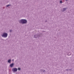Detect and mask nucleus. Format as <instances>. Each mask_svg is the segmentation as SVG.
Wrapping results in <instances>:
<instances>
[{"instance_id":"nucleus-1","label":"nucleus","mask_w":74,"mask_h":74,"mask_svg":"<svg viewBox=\"0 0 74 74\" xmlns=\"http://www.w3.org/2000/svg\"><path fill=\"white\" fill-rule=\"evenodd\" d=\"M18 22L21 24H26L27 23V21L26 19H21L18 21Z\"/></svg>"},{"instance_id":"nucleus-2","label":"nucleus","mask_w":74,"mask_h":74,"mask_svg":"<svg viewBox=\"0 0 74 74\" xmlns=\"http://www.w3.org/2000/svg\"><path fill=\"white\" fill-rule=\"evenodd\" d=\"M8 36V34L7 33H4L2 35V37H4V38H6Z\"/></svg>"},{"instance_id":"nucleus-3","label":"nucleus","mask_w":74,"mask_h":74,"mask_svg":"<svg viewBox=\"0 0 74 74\" xmlns=\"http://www.w3.org/2000/svg\"><path fill=\"white\" fill-rule=\"evenodd\" d=\"M34 37L35 38H37L38 37H40V35L39 34H38L35 35Z\"/></svg>"},{"instance_id":"nucleus-4","label":"nucleus","mask_w":74,"mask_h":74,"mask_svg":"<svg viewBox=\"0 0 74 74\" xmlns=\"http://www.w3.org/2000/svg\"><path fill=\"white\" fill-rule=\"evenodd\" d=\"M12 71L13 72H16L18 71V69L16 68H13L12 69Z\"/></svg>"},{"instance_id":"nucleus-5","label":"nucleus","mask_w":74,"mask_h":74,"mask_svg":"<svg viewBox=\"0 0 74 74\" xmlns=\"http://www.w3.org/2000/svg\"><path fill=\"white\" fill-rule=\"evenodd\" d=\"M14 63H13L11 64L10 66V67H12L14 66Z\"/></svg>"},{"instance_id":"nucleus-6","label":"nucleus","mask_w":74,"mask_h":74,"mask_svg":"<svg viewBox=\"0 0 74 74\" xmlns=\"http://www.w3.org/2000/svg\"><path fill=\"white\" fill-rule=\"evenodd\" d=\"M67 9V8H63V10H62V11H65V10H66V9Z\"/></svg>"},{"instance_id":"nucleus-7","label":"nucleus","mask_w":74,"mask_h":74,"mask_svg":"<svg viewBox=\"0 0 74 74\" xmlns=\"http://www.w3.org/2000/svg\"><path fill=\"white\" fill-rule=\"evenodd\" d=\"M11 60L9 59L8 60V62L9 63H11Z\"/></svg>"},{"instance_id":"nucleus-8","label":"nucleus","mask_w":74,"mask_h":74,"mask_svg":"<svg viewBox=\"0 0 74 74\" xmlns=\"http://www.w3.org/2000/svg\"><path fill=\"white\" fill-rule=\"evenodd\" d=\"M71 55V53L70 52H69V53L68 54V56H70Z\"/></svg>"},{"instance_id":"nucleus-9","label":"nucleus","mask_w":74,"mask_h":74,"mask_svg":"<svg viewBox=\"0 0 74 74\" xmlns=\"http://www.w3.org/2000/svg\"><path fill=\"white\" fill-rule=\"evenodd\" d=\"M40 71L41 73H42L43 71V69H40Z\"/></svg>"},{"instance_id":"nucleus-10","label":"nucleus","mask_w":74,"mask_h":74,"mask_svg":"<svg viewBox=\"0 0 74 74\" xmlns=\"http://www.w3.org/2000/svg\"><path fill=\"white\" fill-rule=\"evenodd\" d=\"M11 6V5L9 4L8 5H7L6 7H9V6Z\"/></svg>"},{"instance_id":"nucleus-11","label":"nucleus","mask_w":74,"mask_h":74,"mask_svg":"<svg viewBox=\"0 0 74 74\" xmlns=\"http://www.w3.org/2000/svg\"><path fill=\"white\" fill-rule=\"evenodd\" d=\"M18 70H21V68H18Z\"/></svg>"},{"instance_id":"nucleus-12","label":"nucleus","mask_w":74,"mask_h":74,"mask_svg":"<svg viewBox=\"0 0 74 74\" xmlns=\"http://www.w3.org/2000/svg\"><path fill=\"white\" fill-rule=\"evenodd\" d=\"M60 3H63V2L62 1H60Z\"/></svg>"},{"instance_id":"nucleus-13","label":"nucleus","mask_w":74,"mask_h":74,"mask_svg":"<svg viewBox=\"0 0 74 74\" xmlns=\"http://www.w3.org/2000/svg\"><path fill=\"white\" fill-rule=\"evenodd\" d=\"M45 70H44L43 71V73H45Z\"/></svg>"},{"instance_id":"nucleus-14","label":"nucleus","mask_w":74,"mask_h":74,"mask_svg":"<svg viewBox=\"0 0 74 74\" xmlns=\"http://www.w3.org/2000/svg\"><path fill=\"white\" fill-rule=\"evenodd\" d=\"M65 70H66V71H69V69H66Z\"/></svg>"},{"instance_id":"nucleus-15","label":"nucleus","mask_w":74,"mask_h":74,"mask_svg":"<svg viewBox=\"0 0 74 74\" xmlns=\"http://www.w3.org/2000/svg\"><path fill=\"white\" fill-rule=\"evenodd\" d=\"M10 32H12V30H10Z\"/></svg>"},{"instance_id":"nucleus-16","label":"nucleus","mask_w":74,"mask_h":74,"mask_svg":"<svg viewBox=\"0 0 74 74\" xmlns=\"http://www.w3.org/2000/svg\"><path fill=\"white\" fill-rule=\"evenodd\" d=\"M72 70V69H69V70H70V71H71Z\"/></svg>"},{"instance_id":"nucleus-17","label":"nucleus","mask_w":74,"mask_h":74,"mask_svg":"<svg viewBox=\"0 0 74 74\" xmlns=\"http://www.w3.org/2000/svg\"><path fill=\"white\" fill-rule=\"evenodd\" d=\"M69 0H66V1H69Z\"/></svg>"},{"instance_id":"nucleus-18","label":"nucleus","mask_w":74,"mask_h":74,"mask_svg":"<svg viewBox=\"0 0 74 74\" xmlns=\"http://www.w3.org/2000/svg\"><path fill=\"white\" fill-rule=\"evenodd\" d=\"M3 9H4V8H5V7H3Z\"/></svg>"},{"instance_id":"nucleus-19","label":"nucleus","mask_w":74,"mask_h":74,"mask_svg":"<svg viewBox=\"0 0 74 74\" xmlns=\"http://www.w3.org/2000/svg\"><path fill=\"white\" fill-rule=\"evenodd\" d=\"M14 59H13V60H12V61H14Z\"/></svg>"}]
</instances>
